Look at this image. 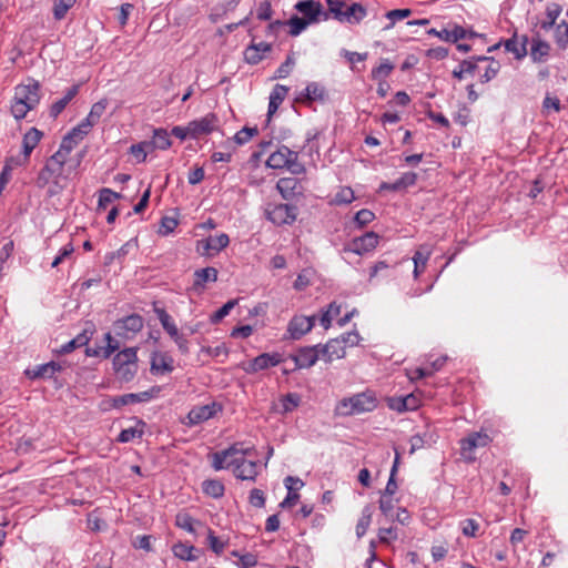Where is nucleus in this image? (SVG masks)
Returning <instances> with one entry per match:
<instances>
[{
	"mask_svg": "<svg viewBox=\"0 0 568 568\" xmlns=\"http://www.w3.org/2000/svg\"><path fill=\"white\" fill-rule=\"evenodd\" d=\"M65 162L67 160L60 154H53L38 174L37 185L41 189L49 186L48 193L51 196L59 194L65 187L67 178L63 175Z\"/></svg>",
	"mask_w": 568,
	"mask_h": 568,
	"instance_id": "f257e3e1",
	"label": "nucleus"
},
{
	"mask_svg": "<svg viewBox=\"0 0 568 568\" xmlns=\"http://www.w3.org/2000/svg\"><path fill=\"white\" fill-rule=\"evenodd\" d=\"M378 405V399L373 390H365L344 397L337 402L334 413L336 416H354L373 412Z\"/></svg>",
	"mask_w": 568,
	"mask_h": 568,
	"instance_id": "f03ea898",
	"label": "nucleus"
},
{
	"mask_svg": "<svg viewBox=\"0 0 568 568\" xmlns=\"http://www.w3.org/2000/svg\"><path fill=\"white\" fill-rule=\"evenodd\" d=\"M39 92L40 85L36 81L16 87L14 97L11 103V114L16 120L24 119L28 112L39 104Z\"/></svg>",
	"mask_w": 568,
	"mask_h": 568,
	"instance_id": "7ed1b4c3",
	"label": "nucleus"
},
{
	"mask_svg": "<svg viewBox=\"0 0 568 568\" xmlns=\"http://www.w3.org/2000/svg\"><path fill=\"white\" fill-rule=\"evenodd\" d=\"M266 165L276 170L287 169L295 175L305 173V166L298 162L297 152L292 151L285 145H282L276 151L271 153L266 161Z\"/></svg>",
	"mask_w": 568,
	"mask_h": 568,
	"instance_id": "20e7f679",
	"label": "nucleus"
},
{
	"mask_svg": "<svg viewBox=\"0 0 568 568\" xmlns=\"http://www.w3.org/2000/svg\"><path fill=\"white\" fill-rule=\"evenodd\" d=\"M135 347L120 351L113 357V369L121 382H131L138 372V355Z\"/></svg>",
	"mask_w": 568,
	"mask_h": 568,
	"instance_id": "39448f33",
	"label": "nucleus"
},
{
	"mask_svg": "<svg viewBox=\"0 0 568 568\" xmlns=\"http://www.w3.org/2000/svg\"><path fill=\"white\" fill-rule=\"evenodd\" d=\"M491 443V437L485 432H475L467 437L462 438L460 456L466 463H474L476 460L475 450L477 448L487 447Z\"/></svg>",
	"mask_w": 568,
	"mask_h": 568,
	"instance_id": "423d86ee",
	"label": "nucleus"
},
{
	"mask_svg": "<svg viewBox=\"0 0 568 568\" xmlns=\"http://www.w3.org/2000/svg\"><path fill=\"white\" fill-rule=\"evenodd\" d=\"M266 216L276 225L293 224L297 216V207L291 204L268 205Z\"/></svg>",
	"mask_w": 568,
	"mask_h": 568,
	"instance_id": "0eeeda50",
	"label": "nucleus"
},
{
	"mask_svg": "<svg viewBox=\"0 0 568 568\" xmlns=\"http://www.w3.org/2000/svg\"><path fill=\"white\" fill-rule=\"evenodd\" d=\"M220 412H222V406L216 402H212L202 406H195L189 412L185 420H183V424L192 427L213 418Z\"/></svg>",
	"mask_w": 568,
	"mask_h": 568,
	"instance_id": "6e6552de",
	"label": "nucleus"
},
{
	"mask_svg": "<svg viewBox=\"0 0 568 568\" xmlns=\"http://www.w3.org/2000/svg\"><path fill=\"white\" fill-rule=\"evenodd\" d=\"M321 344L314 346H304L300 347L296 354H292L290 357L295 363V368H310L316 364V362L322 358V353L320 348Z\"/></svg>",
	"mask_w": 568,
	"mask_h": 568,
	"instance_id": "1a4fd4ad",
	"label": "nucleus"
},
{
	"mask_svg": "<svg viewBox=\"0 0 568 568\" xmlns=\"http://www.w3.org/2000/svg\"><path fill=\"white\" fill-rule=\"evenodd\" d=\"M143 317L139 314H131L123 318L116 320L113 324L116 335L129 337L139 333L143 328Z\"/></svg>",
	"mask_w": 568,
	"mask_h": 568,
	"instance_id": "9d476101",
	"label": "nucleus"
},
{
	"mask_svg": "<svg viewBox=\"0 0 568 568\" xmlns=\"http://www.w3.org/2000/svg\"><path fill=\"white\" fill-rule=\"evenodd\" d=\"M227 466L233 467V473L236 478L241 480H255L257 471V463L253 460H246L243 457L232 458Z\"/></svg>",
	"mask_w": 568,
	"mask_h": 568,
	"instance_id": "9b49d317",
	"label": "nucleus"
},
{
	"mask_svg": "<svg viewBox=\"0 0 568 568\" xmlns=\"http://www.w3.org/2000/svg\"><path fill=\"white\" fill-rule=\"evenodd\" d=\"M230 243V237L225 233L211 235L205 240L197 241L196 250L202 255L211 256L225 248Z\"/></svg>",
	"mask_w": 568,
	"mask_h": 568,
	"instance_id": "f8f14e48",
	"label": "nucleus"
},
{
	"mask_svg": "<svg viewBox=\"0 0 568 568\" xmlns=\"http://www.w3.org/2000/svg\"><path fill=\"white\" fill-rule=\"evenodd\" d=\"M219 118L214 113H207L201 119L190 122L191 138L199 139L219 129Z\"/></svg>",
	"mask_w": 568,
	"mask_h": 568,
	"instance_id": "ddd939ff",
	"label": "nucleus"
},
{
	"mask_svg": "<svg viewBox=\"0 0 568 568\" xmlns=\"http://www.w3.org/2000/svg\"><path fill=\"white\" fill-rule=\"evenodd\" d=\"M89 132L80 124L74 126L61 141L59 150L54 154H60L64 160L68 159L71 151L84 139Z\"/></svg>",
	"mask_w": 568,
	"mask_h": 568,
	"instance_id": "4468645a",
	"label": "nucleus"
},
{
	"mask_svg": "<svg viewBox=\"0 0 568 568\" xmlns=\"http://www.w3.org/2000/svg\"><path fill=\"white\" fill-rule=\"evenodd\" d=\"M283 362V357L280 353H263L253 358L245 367V372L254 374L260 371L274 367Z\"/></svg>",
	"mask_w": 568,
	"mask_h": 568,
	"instance_id": "2eb2a0df",
	"label": "nucleus"
},
{
	"mask_svg": "<svg viewBox=\"0 0 568 568\" xmlns=\"http://www.w3.org/2000/svg\"><path fill=\"white\" fill-rule=\"evenodd\" d=\"M379 242V236L375 232H367L359 237H355L348 245V251L357 255H363L373 251Z\"/></svg>",
	"mask_w": 568,
	"mask_h": 568,
	"instance_id": "dca6fc26",
	"label": "nucleus"
},
{
	"mask_svg": "<svg viewBox=\"0 0 568 568\" xmlns=\"http://www.w3.org/2000/svg\"><path fill=\"white\" fill-rule=\"evenodd\" d=\"M150 371L153 375L170 374L174 371V359L166 352L155 351L151 355Z\"/></svg>",
	"mask_w": 568,
	"mask_h": 568,
	"instance_id": "f3484780",
	"label": "nucleus"
},
{
	"mask_svg": "<svg viewBox=\"0 0 568 568\" xmlns=\"http://www.w3.org/2000/svg\"><path fill=\"white\" fill-rule=\"evenodd\" d=\"M314 316H294L287 325V333L292 339H300L314 326Z\"/></svg>",
	"mask_w": 568,
	"mask_h": 568,
	"instance_id": "a211bd4d",
	"label": "nucleus"
},
{
	"mask_svg": "<svg viewBox=\"0 0 568 568\" xmlns=\"http://www.w3.org/2000/svg\"><path fill=\"white\" fill-rule=\"evenodd\" d=\"M322 353V359L325 362H332L334 359L343 358L346 354L343 341L339 338L329 339L325 345L320 346Z\"/></svg>",
	"mask_w": 568,
	"mask_h": 568,
	"instance_id": "6ab92c4d",
	"label": "nucleus"
},
{
	"mask_svg": "<svg viewBox=\"0 0 568 568\" xmlns=\"http://www.w3.org/2000/svg\"><path fill=\"white\" fill-rule=\"evenodd\" d=\"M276 189L285 200H292L302 194V185L296 178H282L276 183Z\"/></svg>",
	"mask_w": 568,
	"mask_h": 568,
	"instance_id": "aec40b11",
	"label": "nucleus"
},
{
	"mask_svg": "<svg viewBox=\"0 0 568 568\" xmlns=\"http://www.w3.org/2000/svg\"><path fill=\"white\" fill-rule=\"evenodd\" d=\"M108 104H109L108 99H101L100 101L95 102L91 106V110H90L89 114L87 115V118L83 119L79 123L81 125V128H83L84 130L90 132L92 126L99 122V120L105 112Z\"/></svg>",
	"mask_w": 568,
	"mask_h": 568,
	"instance_id": "412c9836",
	"label": "nucleus"
},
{
	"mask_svg": "<svg viewBox=\"0 0 568 568\" xmlns=\"http://www.w3.org/2000/svg\"><path fill=\"white\" fill-rule=\"evenodd\" d=\"M217 270L215 267L200 268L194 272V282L191 287L193 292L201 293L207 282L217 281Z\"/></svg>",
	"mask_w": 568,
	"mask_h": 568,
	"instance_id": "4be33fe9",
	"label": "nucleus"
},
{
	"mask_svg": "<svg viewBox=\"0 0 568 568\" xmlns=\"http://www.w3.org/2000/svg\"><path fill=\"white\" fill-rule=\"evenodd\" d=\"M272 50V45L267 42L261 41L252 43L244 51V60L250 64H257L263 60L266 53Z\"/></svg>",
	"mask_w": 568,
	"mask_h": 568,
	"instance_id": "5701e85b",
	"label": "nucleus"
},
{
	"mask_svg": "<svg viewBox=\"0 0 568 568\" xmlns=\"http://www.w3.org/2000/svg\"><path fill=\"white\" fill-rule=\"evenodd\" d=\"M61 369V365L57 362H49L45 364L38 365L33 368H28L26 375L30 379L37 378H52L53 375Z\"/></svg>",
	"mask_w": 568,
	"mask_h": 568,
	"instance_id": "b1692460",
	"label": "nucleus"
},
{
	"mask_svg": "<svg viewBox=\"0 0 568 568\" xmlns=\"http://www.w3.org/2000/svg\"><path fill=\"white\" fill-rule=\"evenodd\" d=\"M367 14L366 9L358 2H354L343 10L339 22L349 24H358Z\"/></svg>",
	"mask_w": 568,
	"mask_h": 568,
	"instance_id": "393cba45",
	"label": "nucleus"
},
{
	"mask_svg": "<svg viewBox=\"0 0 568 568\" xmlns=\"http://www.w3.org/2000/svg\"><path fill=\"white\" fill-rule=\"evenodd\" d=\"M153 389L145 390L141 393H130L120 395L113 398V407L114 408H121L122 406L129 405V404H135V403H142L148 402L153 397Z\"/></svg>",
	"mask_w": 568,
	"mask_h": 568,
	"instance_id": "a878e982",
	"label": "nucleus"
},
{
	"mask_svg": "<svg viewBox=\"0 0 568 568\" xmlns=\"http://www.w3.org/2000/svg\"><path fill=\"white\" fill-rule=\"evenodd\" d=\"M295 9L305 16L307 18L306 20L312 23L318 20V16L322 12V4L314 0H303L295 4Z\"/></svg>",
	"mask_w": 568,
	"mask_h": 568,
	"instance_id": "bb28decb",
	"label": "nucleus"
},
{
	"mask_svg": "<svg viewBox=\"0 0 568 568\" xmlns=\"http://www.w3.org/2000/svg\"><path fill=\"white\" fill-rule=\"evenodd\" d=\"M237 445L239 444H233L232 446H230L229 448L224 449V450H221V452H215L212 454V467L215 469V470H221L223 468H229L230 466H227V463L232 459V458H235L236 456V449H237Z\"/></svg>",
	"mask_w": 568,
	"mask_h": 568,
	"instance_id": "cd10ccee",
	"label": "nucleus"
},
{
	"mask_svg": "<svg viewBox=\"0 0 568 568\" xmlns=\"http://www.w3.org/2000/svg\"><path fill=\"white\" fill-rule=\"evenodd\" d=\"M528 37L523 36L520 40L515 34L510 39L505 41V49L511 52L516 59L520 60L527 54Z\"/></svg>",
	"mask_w": 568,
	"mask_h": 568,
	"instance_id": "c85d7f7f",
	"label": "nucleus"
},
{
	"mask_svg": "<svg viewBox=\"0 0 568 568\" xmlns=\"http://www.w3.org/2000/svg\"><path fill=\"white\" fill-rule=\"evenodd\" d=\"M428 34L436 36V37H438L439 39H442L444 41L456 43L458 40L466 38L467 32H466V30L463 27L455 26L453 30H448V29H442V30L430 29L428 31Z\"/></svg>",
	"mask_w": 568,
	"mask_h": 568,
	"instance_id": "c756f323",
	"label": "nucleus"
},
{
	"mask_svg": "<svg viewBox=\"0 0 568 568\" xmlns=\"http://www.w3.org/2000/svg\"><path fill=\"white\" fill-rule=\"evenodd\" d=\"M287 93H288V88L285 85L276 84L273 88V90L270 94V102H268V110H267L268 116H272L277 111L278 106L285 100Z\"/></svg>",
	"mask_w": 568,
	"mask_h": 568,
	"instance_id": "7c9ffc66",
	"label": "nucleus"
},
{
	"mask_svg": "<svg viewBox=\"0 0 568 568\" xmlns=\"http://www.w3.org/2000/svg\"><path fill=\"white\" fill-rule=\"evenodd\" d=\"M432 251L428 246H420L413 256L414 262V277L418 278V276L424 272L426 264L430 257Z\"/></svg>",
	"mask_w": 568,
	"mask_h": 568,
	"instance_id": "2f4dec72",
	"label": "nucleus"
},
{
	"mask_svg": "<svg viewBox=\"0 0 568 568\" xmlns=\"http://www.w3.org/2000/svg\"><path fill=\"white\" fill-rule=\"evenodd\" d=\"M80 85L74 84L68 89L64 97L55 101L50 109V115L57 118L65 106L72 101V99L79 93Z\"/></svg>",
	"mask_w": 568,
	"mask_h": 568,
	"instance_id": "473e14b6",
	"label": "nucleus"
},
{
	"mask_svg": "<svg viewBox=\"0 0 568 568\" xmlns=\"http://www.w3.org/2000/svg\"><path fill=\"white\" fill-rule=\"evenodd\" d=\"M43 133L38 130L37 128H31L22 139V149L23 154L26 158H28L31 152L34 150V148L38 145L42 138Z\"/></svg>",
	"mask_w": 568,
	"mask_h": 568,
	"instance_id": "72a5a7b5",
	"label": "nucleus"
},
{
	"mask_svg": "<svg viewBox=\"0 0 568 568\" xmlns=\"http://www.w3.org/2000/svg\"><path fill=\"white\" fill-rule=\"evenodd\" d=\"M155 313L163 329L169 334V336L172 339L176 337L180 332L172 316L164 308H155Z\"/></svg>",
	"mask_w": 568,
	"mask_h": 568,
	"instance_id": "f704fd0d",
	"label": "nucleus"
},
{
	"mask_svg": "<svg viewBox=\"0 0 568 568\" xmlns=\"http://www.w3.org/2000/svg\"><path fill=\"white\" fill-rule=\"evenodd\" d=\"M325 97V90L323 87H321L316 82H311L305 88L304 92L301 93V97L298 98L300 101H322Z\"/></svg>",
	"mask_w": 568,
	"mask_h": 568,
	"instance_id": "c9c22d12",
	"label": "nucleus"
},
{
	"mask_svg": "<svg viewBox=\"0 0 568 568\" xmlns=\"http://www.w3.org/2000/svg\"><path fill=\"white\" fill-rule=\"evenodd\" d=\"M549 51L550 45L546 41L539 38L532 39L530 48V57L532 61L541 62L549 54Z\"/></svg>",
	"mask_w": 568,
	"mask_h": 568,
	"instance_id": "e433bc0d",
	"label": "nucleus"
},
{
	"mask_svg": "<svg viewBox=\"0 0 568 568\" xmlns=\"http://www.w3.org/2000/svg\"><path fill=\"white\" fill-rule=\"evenodd\" d=\"M150 143V146L160 150H168L172 145V141L170 139V134L165 129H155L153 131V139Z\"/></svg>",
	"mask_w": 568,
	"mask_h": 568,
	"instance_id": "4c0bfd02",
	"label": "nucleus"
},
{
	"mask_svg": "<svg viewBox=\"0 0 568 568\" xmlns=\"http://www.w3.org/2000/svg\"><path fill=\"white\" fill-rule=\"evenodd\" d=\"M291 481L298 484L300 487H302L304 485L303 481L298 478H293L291 476L285 478V486L288 489V494L284 498V500L280 504V507H282V508H291V507L295 506L300 498L298 494L292 493V486L288 485V483H291Z\"/></svg>",
	"mask_w": 568,
	"mask_h": 568,
	"instance_id": "58836bf2",
	"label": "nucleus"
},
{
	"mask_svg": "<svg viewBox=\"0 0 568 568\" xmlns=\"http://www.w3.org/2000/svg\"><path fill=\"white\" fill-rule=\"evenodd\" d=\"M203 491L213 498H221L224 495V485L217 479L204 480L202 484Z\"/></svg>",
	"mask_w": 568,
	"mask_h": 568,
	"instance_id": "ea45409f",
	"label": "nucleus"
},
{
	"mask_svg": "<svg viewBox=\"0 0 568 568\" xmlns=\"http://www.w3.org/2000/svg\"><path fill=\"white\" fill-rule=\"evenodd\" d=\"M372 507L369 505L365 506L356 525V535L358 538H362L366 534L372 521Z\"/></svg>",
	"mask_w": 568,
	"mask_h": 568,
	"instance_id": "a19ab883",
	"label": "nucleus"
},
{
	"mask_svg": "<svg viewBox=\"0 0 568 568\" xmlns=\"http://www.w3.org/2000/svg\"><path fill=\"white\" fill-rule=\"evenodd\" d=\"M77 0H53V17L60 21L64 19L68 11L75 4Z\"/></svg>",
	"mask_w": 568,
	"mask_h": 568,
	"instance_id": "79ce46f5",
	"label": "nucleus"
},
{
	"mask_svg": "<svg viewBox=\"0 0 568 568\" xmlns=\"http://www.w3.org/2000/svg\"><path fill=\"white\" fill-rule=\"evenodd\" d=\"M393 70L394 64L390 63L387 59H384L378 67L372 70V79L385 81Z\"/></svg>",
	"mask_w": 568,
	"mask_h": 568,
	"instance_id": "37998d69",
	"label": "nucleus"
},
{
	"mask_svg": "<svg viewBox=\"0 0 568 568\" xmlns=\"http://www.w3.org/2000/svg\"><path fill=\"white\" fill-rule=\"evenodd\" d=\"M195 547L187 546L183 542H178L172 547V551L175 557L182 560H194L196 557L193 555Z\"/></svg>",
	"mask_w": 568,
	"mask_h": 568,
	"instance_id": "c03bdc74",
	"label": "nucleus"
},
{
	"mask_svg": "<svg viewBox=\"0 0 568 568\" xmlns=\"http://www.w3.org/2000/svg\"><path fill=\"white\" fill-rule=\"evenodd\" d=\"M561 12V7L557 3H552L547 7L546 14L548 20L541 22V29L549 30L552 28L556 23L557 18L559 17Z\"/></svg>",
	"mask_w": 568,
	"mask_h": 568,
	"instance_id": "a18cd8bd",
	"label": "nucleus"
},
{
	"mask_svg": "<svg viewBox=\"0 0 568 568\" xmlns=\"http://www.w3.org/2000/svg\"><path fill=\"white\" fill-rule=\"evenodd\" d=\"M477 69V64L470 60H464L458 68L453 70V77L462 80L466 73L473 74Z\"/></svg>",
	"mask_w": 568,
	"mask_h": 568,
	"instance_id": "49530a36",
	"label": "nucleus"
},
{
	"mask_svg": "<svg viewBox=\"0 0 568 568\" xmlns=\"http://www.w3.org/2000/svg\"><path fill=\"white\" fill-rule=\"evenodd\" d=\"M121 195L111 189H102L99 193V201H98V207L99 209H106L109 204H111L113 201L119 199Z\"/></svg>",
	"mask_w": 568,
	"mask_h": 568,
	"instance_id": "de8ad7c7",
	"label": "nucleus"
},
{
	"mask_svg": "<svg viewBox=\"0 0 568 568\" xmlns=\"http://www.w3.org/2000/svg\"><path fill=\"white\" fill-rule=\"evenodd\" d=\"M287 24L290 26V34L296 37L306 29V27L310 24V21L297 16H293L288 20Z\"/></svg>",
	"mask_w": 568,
	"mask_h": 568,
	"instance_id": "09e8293b",
	"label": "nucleus"
},
{
	"mask_svg": "<svg viewBox=\"0 0 568 568\" xmlns=\"http://www.w3.org/2000/svg\"><path fill=\"white\" fill-rule=\"evenodd\" d=\"M194 523L193 517L185 511L179 513L175 517V525L189 532H194Z\"/></svg>",
	"mask_w": 568,
	"mask_h": 568,
	"instance_id": "8fccbe9b",
	"label": "nucleus"
},
{
	"mask_svg": "<svg viewBox=\"0 0 568 568\" xmlns=\"http://www.w3.org/2000/svg\"><path fill=\"white\" fill-rule=\"evenodd\" d=\"M237 304V300H230L222 307H220L216 312L211 315V322L216 324L221 322L225 316L230 314V312Z\"/></svg>",
	"mask_w": 568,
	"mask_h": 568,
	"instance_id": "3c124183",
	"label": "nucleus"
},
{
	"mask_svg": "<svg viewBox=\"0 0 568 568\" xmlns=\"http://www.w3.org/2000/svg\"><path fill=\"white\" fill-rule=\"evenodd\" d=\"M355 200L354 191L349 186L342 187L334 196L333 203L349 204Z\"/></svg>",
	"mask_w": 568,
	"mask_h": 568,
	"instance_id": "603ef678",
	"label": "nucleus"
},
{
	"mask_svg": "<svg viewBox=\"0 0 568 568\" xmlns=\"http://www.w3.org/2000/svg\"><path fill=\"white\" fill-rule=\"evenodd\" d=\"M257 133H258V130L256 126H253V128L244 126L239 132H236L234 140L237 144L243 145V144L247 143Z\"/></svg>",
	"mask_w": 568,
	"mask_h": 568,
	"instance_id": "864d4df0",
	"label": "nucleus"
},
{
	"mask_svg": "<svg viewBox=\"0 0 568 568\" xmlns=\"http://www.w3.org/2000/svg\"><path fill=\"white\" fill-rule=\"evenodd\" d=\"M556 42L559 47L566 48L568 44V23L566 21H561L557 24L555 30Z\"/></svg>",
	"mask_w": 568,
	"mask_h": 568,
	"instance_id": "5fc2aeb1",
	"label": "nucleus"
},
{
	"mask_svg": "<svg viewBox=\"0 0 568 568\" xmlns=\"http://www.w3.org/2000/svg\"><path fill=\"white\" fill-rule=\"evenodd\" d=\"M410 14V9H394L388 11L386 13V18L390 20V23L386 26L385 29L393 28L396 21L408 18Z\"/></svg>",
	"mask_w": 568,
	"mask_h": 568,
	"instance_id": "6e6d98bb",
	"label": "nucleus"
},
{
	"mask_svg": "<svg viewBox=\"0 0 568 568\" xmlns=\"http://www.w3.org/2000/svg\"><path fill=\"white\" fill-rule=\"evenodd\" d=\"M500 70V63L495 59H490V63L486 68L485 72L480 75V82L487 83L498 74Z\"/></svg>",
	"mask_w": 568,
	"mask_h": 568,
	"instance_id": "4d7b16f0",
	"label": "nucleus"
},
{
	"mask_svg": "<svg viewBox=\"0 0 568 568\" xmlns=\"http://www.w3.org/2000/svg\"><path fill=\"white\" fill-rule=\"evenodd\" d=\"M301 398L296 393H288L282 398L283 412L294 410L300 405Z\"/></svg>",
	"mask_w": 568,
	"mask_h": 568,
	"instance_id": "13d9d810",
	"label": "nucleus"
},
{
	"mask_svg": "<svg viewBox=\"0 0 568 568\" xmlns=\"http://www.w3.org/2000/svg\"><path fill=\"white\" fill-rule=\"evenodd\" d=\"M142 435H143L142 429H138L135 427H129V428L121 430L116 440L119 443H129V442H132L136 437H141Z\"/></svg>",
	"mask_w": 568,
	"mask_h": 568,
	"instance_id": "bf43d9fd",
	"label": "nucleus"
},
{
	"mask_svg": "<svg viewBox=\"0 0 568 568\" xmlns=\"http://www.w3.org/2000/svg\"><path fill=\"white\" fill-rule=\"evenodd\" d=\"M145 146H150V143L141 142L130 146V153L136 159L139 163H142L146 160L148 154L145 151Z\"/></svg>",
	"mask_w": 568,
	"mask_h": 568,
	"instance_id": "052dcab7",
	"label": "nucleus"
},
{
	"mask_svg": "<svg viewBox=\"0 0 568 568\" xmlns=\"http://www.w3.org/2000/svg\"><path fill=\"white\" fill-rule=\"evenodd\" d=\"M375 219V214L367 209L359 210L354 217L355 223L358 224L359 227H363L371 223Z\"/></svg>",
	"mask_w": 568,
	"mask_h": 568,
	"instance_id": "680f3d73",
	"label": "nucleus"
},
{
	"mask_svg": "<svg viewBox=\"0 0 568 568\" xmlns=\"http://www.w3.org/2000/svg\"><path fill=\"white\" fill-rule=\"evenodd\" d=\"M479 529V524L471 518L462 521L463 534L467 537H476Z\"/></svg>",
	"mask_w": 568,
	"mask_h": 568,
	"instance_id": "e2e57ef3",
	"label": "nucleus"
},
{
	"mask_svg": "<svg viewBox=\"0 0 568 568\" xmlns=\"http://www.w3.org/2000/svg\"><path fill=\"white\" fill-rule=\"evenodd\" d=\"M106 346L102 347V357L109 358L116 349H119V343L114 341L111 333L104 335Z\"/></svg>",
	"mask_w": 568,
	"mask_h": 568,
	"instance_id": "0e129e2a",
	"label": "nucleus"
},
{
	"mask_svg": "<svg viewBox=\"0 0 568 568\" xmlns=\"http://www.w3.org/2000/svg\"><path fill=\"white\" fill-rule=\"evenodd\" d=\"M328 11L333 14L335 20H339L346 3L343 0H326Z\"/></svg>",
	"mask_w": 568,
	"mask_h": 568,
	"instance_id": "69168bd1",
	"label": "nucleus"
},
{
	"mask_svg": "<svg viewBox=\"0 0 568 568\" xmlns=\"http://www.w3.org/2000/svg\"><path fill=\"white\" fill-rule=\"evenodd\" d=\"M74 252V247L72 243L65 244L61 250L59 251V254L54 257V260L51 263V267H57L60 263L64 261V258L72 255Z\"/></svg>",
	"mask_w": 568,
	"mask_h": 568,
	"instance_id": "338daca9",
	"label": "nucleus"
},
{
	"mask_svg": "<svg viewBox=\"0 0 568 568\" xmlns=\"http://www.w3.org/2000/svg\"><path fill=\"white\" fill-rule=\"evenodd\" d=\"M210 548L216 554L220 555L223 552L226 544L222 540H220L219 537H216L213 532V530L209 529V536H207Z\"/></svg>",
	"mask_w": 568,
	"mask_h": 568,
	"instance_id": "774afa93",
	"label": "nucleus"
}]
</instances>
